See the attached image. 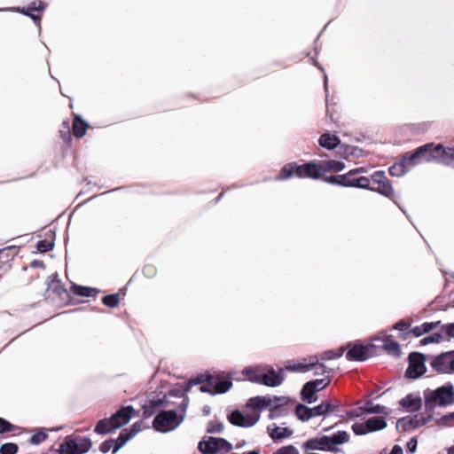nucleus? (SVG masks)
I'll use <instances>...</instances> for the list:
<instances>
[{
  "label": "nucleus",
  "mask_w": 454,
  "mask_h": 454,
  "mask_svg": "<svg viewBox=\"0 0 454 454\" xmlns=\"http://www.w3.org/2000/svg\"><path fill=\"white\" fill-rule=\"evenodd\" d=\"M185 383L184 386L177 387L170 389L168 393H163V395H168V399L170 400L171 397H182L183 400L184 398H188L185 394L188 392L184 390Z\"/></svg>",
  "instance_id": "obj_48"
},
{
  "label": "nucleus",
  "mask_w": 454,
  "mask_h": 454,
  "mask_svg": "<svg viewBox=\"0 0 454 454\" xmlns=\"http://www.w3.org/2000/svg\"><path fill=\"white\" fill-rule=\"evenodd\" d=\"M294 414L297 419L302 422H306L314 418L312 408L300 403H296L295 405Z\"/></svg>",
  "instance_id": "obj_36"
},
{
  "label": "nucleus",
  "mask_w": 454,
  "mask_h": 454,
  "mask_svg": "<svg viewBox=\"0 0 454 454\" xmlns=\"http://www.w3.org/2000/svg\"><path fill=\"white\" fill-rule=\"evenodd\" d=\"M102 302L105 306L109 308H115L119 305L120 298L118 294H111L105 295L102 298Z\"/></svg>",
  "instance_id": "obj_49"
},
{
  "label": "nucleus",
  "mask_w": 454,
  "mask_h": 454,
  "mask_svg": "<svg viewBox=\"0 0 454 454\" xmlns=\"http://www.w3.org/2000/svg\"><path fill=\"white\" fill-rule=\"evenodd\" d=\"M349 434L347 431L340 430L331 435H326L327 444L330 447V452H339L340 450L339 445H342L349 441Z\"/></svg>",
  "instance_id": "obj_21"
},
{
  "label": "nucleus",
  "mask_w": 454,
  "mask_h": 454,
  "mask_svg": "<svg viewBox=\"0 0 454 454\" xmlns=\"http://www.w3.org/2000/svg\"><path fill=\"white\" fill-rule=\"evenodd\" d=\"M323 181L342 187L369 188V178L367 176L351 177L348 173L326 176L323 177Z\"/></svg>",
  "instance_id": "obj_7"
},
{
  "label": "nucleus",
  "mask_w": 454,
  "mask_h": 454,
  "mask_svg": "<svg viewBox=\"0 0 454 454\" xmlns=\"http://www.w3.org/2000/svg\"><path fill=\"white\" fill-rule=\"evenodd\" d=\"M288 414V410L286 407L283 408H270L268 418L270 419H276L281 417H285Z\"/></svg>",
  "instance_id": "obj_54"
},
{
  "label": "nucleus",
  "mask_w": 454,
  "mask_h": 454,
  "mask_svg": "<svg viewBox=\"0 0 454 454\" xmlns=\"http://www.w3.org/2000/svg\"><path fill=\"white\" fill-rule=\"evenodd\" d=\"M267 434L273 442L278 443L284 439L291 437L294 434V430L289 427H278L277 424L272 423L267 427Z\"/></svg>",
  "instance_id": "obj_18"
},
{
  "label": "nucleus",
  "mask_w": 454,
  "mask_h": 454,
  "mask_svg": "<svg viewBox=\"0 0 454 454\" xmlns=\"http://www.w3.org/2000/svg\"><path fill=\"white\" fill-rule=\"evenodd\" d=\"M440 324L441 321L425 322L421 325L411 328L409 332H406L405 333H400V337L405 340L410 333L413 334L415 337H420L421 335L428 333L431 331H433Z\"/></svg>",
  "instance_id": "obj_26"
},
{
  "label": "nucleus",
  "mask_w": 454,
  "mask_h": 454,
  "mask_svg": "<svg viewBox=\"0 0 454 454\" xmlns=\"http://www.w3.org/2000/svg\"><path fill=\"white\" fill-rule=\"evenodd\" d=\"M304 178L319 179L324 176L321 161H308L303 164Z\"/></svg>",
  "instance_id": "obj_25"
},
{
  "label": "nucleus",
  "mask_w": 454,
  "mask_h": 454,
  "mask_svg": "<svg viewBox=\"0 0 454 454\" xmlns=\"http://www.w3.org/2000/svg\"><path fill=\"white\" fill-rule=\"evenodd\" d=\"M269 403L267 395H256L248 399L247 407L261 411L268 408Z\"/></svg>",
  "instance_id": "obj_35"
},
{
  "label": "nucleus",
  "mask_w": 454,
  "mask_h": 454,
  "mask_svg": "<svg viewBox=\"0 0 454 454\" xmlns=\"http://www.w3.org/2000/svg\"><path fill=\"white\" fill-rule=\"evenodd\" d=\"M435 422L439 427H451L454 425V411L441 416Z\"/></svg>",
  "instance_id": "obj_47"
},
{
  "label": "nucleus",
  "mask_w": 454,
  "mask_h": 454,
  "mask_svg": "<svg viewBox=\"0 0 454 454\" xmlns=\"http://www.w3.org/2000/svg\"><path fill=\"white\" fill-rule=\"evenodd\" d=\"M301 448L305 451L309 450H320L329 451V446L327 444L326 434L317 435L316 437L306 440L302 444Z\"/></svg>",
  "instance_id": "obj_19"
},
{
  "label": "nucleus",
  "mask_w": 454,
  "mask_h": 454,
  "mask_svg": "<svg viewBox=\"0 0 454 454\" xmlns=\"http://www.w3.org/2000/svg\"><path fill=\"white\" fill-rule=\"evenodd\" d=\"M345 351L346 348L343 346H340L338 349H328L320 354V359L323 361L337 359L341 357Z\"/></svg>",
  "instance_id": "obj_43"
},
{
  "label": "nucleus",
  "mask_w": 454,
  "mask_h": 454,
  "mask_svg": "<svg viewBox=\"0 0 454 454\" xmlns=\"http://www.w3.org/2000/svg\"><path fill=\"white\" fill-rule=\"evenodd\" d=\"M351 428L356 435H364L371 433L369 427L366 425V421L356 422L352 425Z\"/></svg>",
  "instance_id": "obj_50"
},
{
  "label": "nucleus",
  "mask_w": 454,
  "mask_h": 454,
  "mask_svg": "<svg viewBox=\"0 0 454 454\" xmlns=\"http://www.w3.org/2000/svg\"><path fill=\"white\" fill-rule=\"evenodd\" d=\"M451 351L442 352L437 356H432L430 366L437 372L442 374H451Z\"/></svg>",
  "instance_id": "obj_13"
},
{
  "label": "nucleus",
  "mask_w": 454,
  "mask_h": 454,
  "mask_svg": "<svg viewBox=\"0 0 454 454\" xmlns=\"http://www.w3.org/2000/svg\"><path fill=\"white\" fill-rule=\"evenodd\" d=\"M212 380V373L209 372H205L203 373H200L195 377L190 379L187 382H185L184 390L190 391L192 386L200 385V387H206V388H209L208 385H210Z\"/></svg>",
  "instance_id": "obj_27"
},
{
  "label": "nucleus",
  "mask_w": 454,
  "mask_h": 454,
  "mask_svg": "<svg viewBox=\"0 0 454 454\" xmlns=\"http://www.w3.org/2000/svg\"><path fill=\"white\" fill-rule=\"evenodd\" d=\"M371 433L382 430L387 427V420L380 416L371 417L365 420Z\"/></svg>",
  "instance_id": "obj_40"
},
{
  "label": "nucleus",
  "mask_w": 454,
  "mask_h": 454,
  "mask_svg": "<svg viewBox=\"0 0 454 454\" xmlns=\"http://www.w3.org/2000/svg\"><path fill=\"white\" fill-rule=\"evenodd\" d=\"M433 420V415L428 414L424 416L422 414H416L414 416H405L399 419L396 422V428L402 427V431H408L410 428H419L428 424Z\"/></svg>",
  "instance_id": "obj_12"
},
{
  "label": "nucleus",
  "mask_w": 454,
  "mask_h": 454,
  "mask_svg": "<svg viewBox=\"0 0 454 454\" xmlns=\"http://www.w3.org/2000/svg\"><path fill=\"white\" fill-rule=\"evenodd\" d=\"M372 192H377L380 194L390 199L393 202L402 210V212L409 218V215L405 209H403L396 200H394V189L389 179L387 177L385 180L378 184L377 187H372L369 184V188H365Z\"/></svg>",
  "instance_id": "obj_17"
},
{
  "label": "nucleus",
  "mask_w": 454,
  "mask_h": 454,
  "mask_svg": "<svg viewBox=\"0 0 454 454\" xmlns=\"http://www.w3.org/2000/svg\"><path fill=\"white\" fill-rule=\"evenodd\" d=\"M16 428V426L11 424L3 418H0V434L13 432Z\"/></svg>",
  "instance_id": "obj_57"
},
{
  "label": "nucleus",
  "mask_w": 454,
  "mask_h": 454,
  "mask_svg": "<svg viewBox=\"0 0 454 454\" xmlns=\"http://www.w3.org/2000/svg\"><path fill=\"white\" fill-rule=\"evenodd\" d=\"M418 448V440L417 437H411L407 442L406 449L408 453H414Z\"/></svg>",
  "instance_id": "obj_63"
},
{
  "label": "nucleus",
  "mask_w": 454,
  "mask_h": 454,
  "mask_svg": "<svg viewBox=\"0 0 454 454\" xmlns=\"http://www.w3.org/2000/svg\"><path fill=\"white\" fill-rule=\"evenodd\" d=\"M63 129L59 130L60 137L65 143L69 145L72 141V135L69 129V121L67 120L62 122Z\"/></svg>",
  "instance_id": "obj_51"
},
{
  "label": "nucleus",
  "mask_w": 454,
  "mask_h": 454,
  "mask_svg": "<svg viewBox=\"0 0 454 454\" xmlns=\"http://www.w3.org/2000/svg\"><path fill=\"white\" fill-rule=\"evenodd\" d=\"M410 323H407L405 320L402 319L393 325V329L400 331L401 333H405L406 332H409L408 329L410 328Z\"/></svg>",
  "instance_id": "obj_59"
},
{
  "label": "nucleus",
  "mask_w": 454,
  "mask_h": 454,
  "mask_svg": "<svg viewBox=\"0 0 454 454\" xmlns=\"http://www.w3.org/2000/svg\"><path fill=\"white\" fill-rule=\"evenodd\" d=\"M399 404L410 412L418 411L422 407V398L419 394H408L399 401Z\"/></svg>",
  "instance_id": "obj_24"
},
{
  "label": "nucleus",
  "mask_w": 454,
  "mask_h": 454,
  "mask_svg": "<svg viewBox=\"0 0 454 454\" xmlns=\"http://www.w3.org/2000/svg\"><path fill=\"white\" fill-rule=\"evenodd\" d=\"M366 414H385L387 415L389 411L386 406L374 403L372 400L366 401L363 406L359 408Z\"/></svg>",
  "instance_id": "obj_31"
},
{
  "label": "nucleus",
  "mask_w": 454,
  "mask_h": 454,
  "mask_svg": "<svg viewBox=\"0 0 454 454\" xmlns=\"http://www.w3.org/2000/svg\"><path fill=\"white\" fill-rule=\"evenodd\" d=\"M141 431V423L135 422L130 427L123 428L118 437L114 439L113 454L121 450L129 440H131L137 433Z\"/></svg>",
  "instance_id": "obj_14"
},
{
  "label": "nucleus",
  "mask_w": 454,
  "mask_h": 454,
  "mask_svg": "<svg viewBox=\"0 0 454 454\" xmlns=\"http://www.w3.org/2000/svg\"><path fill=\"white\" fill-rule=\"evenodd\" d=\"M442 339V335L441 333H434L421 339L419 342L421 346H425L431 343H439Z\"/></svg>",
  "instance_id": "obj_53"
},
{
  "label": "nucleus",
  "mask_w": 454,
  "mask_h": 454,
  "mask_svg": "<svg viewBox=\"0 0 454 454\" xmlns=\"http://www.w3.org/2000/svg\"><path fill=\"white\" fill-rule=\"evenodd\" d=\"M386 178H387V176L385 175V172L384 171H380V170L375 171L371 176L372 181L374 184H380V182H382L383 180H385Z\"/></svg>",
  "instance_id": "obj_61"
},
{
  "label": "nucleus",
  "mask_w": 454,
  "mask_h": 454,
  "mask_svg": "<svg viewBox=\"0 0 454 454\" xmlns=\"http://www.w3.org/2000/svg\"><path fill=\"white\" fill-rule=\"evenodd\" d=\"M45 239H40L35 244V251H32L33 254L46 253L54 248L55 234L51 230L43 229Z\"/></svg>",
  "instance_id": "obj_23"
},
{
  "label": "nucleus",
  "mask_w": 454,
  "mask_h": 454,
  "mask_svg": "<svg viewBox=\"0 0 454 454\" xmlns=\"http://www.w3.org/2000/svg\"><path fill=\"white\" fill-rule=\"evenodd\" d=\"M294 176L301 179L304 178L303 164H298L295 161L285 164L275 179L277 181H284Z\"/></svg>",
  "instance_id": "obj_15"
},
{
  "label": "nucleus",
  "mask_w": 454,
  "mask_h": 454,
  "mask_svg": "<svg viewBox=\"0 0 454 454\" xmlns=\"http://www.w3.org/2000/svg\"><path fill=\"white\" fill-rule=\"evenodd\" d=\"M383 341V349H385L388 354L394 355L395 357H400L401 349L400 344L397 341L392 340L390 335H387Z\"/></svg>",
  "instance_id": "obj_38"
},
{
  "label": "nucleus",
  "mask_w": 454,
  "mask_h": 454,
  "mask_svg": "<svg viewBox=\"0 0 454 454\" xmlns=\"http://www.w3.org/2000/svg\"><path fill=\"white\" fill-rule=\"evenodd\" d=\"M71 289L75 295L81 297H90L92 295V294L98 293V291L96 288L83 286L77 284H73Z\"/></svg>",
  "instance_id": "obj_44"
},
{
  "label": "nucleus",
  "mask_w": 454,
  "mask_h": 454,
  "mask_svg": "<svg viewBox=\"0 0 454 454\" xmlns=\"http://www.w3.org/2000/svg\"><path fill=\"white\" fill-rule=\"evenodd\" d=\"M409 171L408 167L403 162V160L400 159L398 161H395L392 166L389 167L388 172L392 176L401 177L404 176Z\"/></svg>",
  "instance_id": "obj_42"
},
{
  "label": "nucleus",
  "mask_w": 454,
  "mask_h": 454,
  "mask_svg": "<svg viewBox=\"0 0 454 454\" xmlns=\"http://www.w3.org/2000/svg\"><path fill=\"white\" fill-rule=\"evenodd\" d=\"M324 175L328 171L340 172L345 168V163L340 160H321Z\"/></svg>",
  "instance_id": "obj_41"
},
{
  "label": "nucleus",
  "mask_w": 454,
  "mask_h": 454,
  "mask_svg": "<svg viewBox=\"0 0 454 454\" xmlns=\"http://www.w3.org/2000/svg\"><path fill=\"white\" fill-rule=\"evenodd\" d=\"M224 429V425L223 423L218 421V422H215V421H209L207 423V428H206V432L207 434H219V433H222Z\"/></svg>",
  "instance_id": "obj_52"
},
{
  "label": "nucleus",
  "mask_w": 454,
  "mask_h": 454,
  "mask_svg": "<svg viewBox=\"0 0 454 454\" xmlns=\"http://www.w3.org/2000/svg\"><path fill=\"white\" fill-rule=\"evenodd\" d=\"M313 387H315V388L317 389V392L325 389L328 384H329V380H326L325 379H317V380H309V381Z\"/></svg>",
  "instance_id": "obj_58"
},
{
  "label": "nucleus",
  "mask_w": 454,
  "mask_h": 454,
  "mask_svg": "<svg viewBox=\"0 0 454 454\" xmlns=\"http://www.w3.org/2000/svg\"><path fill=\"white\" fill-rule=\"evenodd\" d=\"M428 143L415 149L420 162H430V147Z\"/></svg>",
  "instance_id": "obj_45"
},
{
  "label": "nucleus",
  "mask_w": 454,
  "mask_h": 454,
  "mask_svg": "<svg viewBox=\"0 0 454 454\" xmlns=\"http://www.w3.org/2000/svg\"><path fill=\"white\" fill-rule=\"evenodd\" d=\"M169 403H172V402L168 399V395H163L162 392H151L148 395L147 402L143 405L142 417L144 419H149L157 411L159 412L160 409L167 406Z\"/></svg>",
  "instance_id": "obj_9"
},
{
  "label": "nucleus",
  "mask_w": 454,
  "mask_h": 454,
  "mask_svg": "<svg viewBox=\"0 0 454 454\" xmlns=\"http://www.w3.org/2000/svg\"><path fill=\"white\" fill-rule=\"evenodd\" d=\"M317 364V359L316 361L310 362L309 364L304 363H296L293 364H287L285 367L280 368V372L288 371L293 372H307L312 367H314Z\"/></svg>",
  "instance_id": "obj_37"
},
{
  "label": "nucleus",
  "mask_w": 454,
  "mask_h": 454,
  "mask_svg": "<svg viewBox=\"0 0 454 454\" xmlns=\"http://www.w3.org/2000/svg\"><path fill=\"white\" fill-rule=\"evenodd\" d=\"M110 418L102 419L98 421L94 427V432L100 435H105L114 432V424L111 422Z\"/></svg>",
  "instance_id": "obj_34"
},
{
  "label": "nucleus",
  "mask_w": 454,
  "mask_h": 454,
  "mask_svg": "<svg viewBox=\"0 0 454 454\" xmlns=\"http://www.w3.org/2000/svg\"><path fill=\"white\" fill-rule=\"evenodd\" d=\"M30 444L39 445L48 438V428L34 427L30 428Z\"/></svg>",
  "instance_id": "obj_32"
},
{
  "label": "nucleus",
  "mask_w": 454,
  "mask_h": 454,
  "mask_svg": "<svg viewBox=\"0 0 454 454\" xmlns=\"http://www.w3.org/2000/svg\"><path fill=\"white\" fill-rule=\"evenodd\" d=\"M318 144L327 150H333L340 144V139L334 134L324 133L319 137Z\"/></svg>",
  "instance_id": "obj_30"
},
{
  "label": "nucleus",
  "mask_w": 454,
  "mask_h": 454,
  "mask_svg": "<svg viewBox=\"0 0 454 454\" xmlns=\"http://www.w3.org/2000/svg\"><path fill=\"white\" fill-rule=\"evenodd\" d=\"M401 159L403 160V162H404L408 167V168L421 163L415 150L411 153H405Z\"/></svg>",
  "instance_id": "obj_46"
},
{
  "label": "nucleus",
  "mask_w": 454,
  "mask_h": 454,
  "mask_svg": "<svg viewBox=\"0 0 454 454\" xmlns=\"http://www.w3.org/2000/svg\"><path fill=\"white\" fill-rule=\"evenodd\" d=\"M88 122L84 121L81 115L74 116L73 121V134L77 138H82L87 131Z\"/></svg>",
  "instance_id": "obj_33"
},
{
  "label": "nucleus",
  "mask_w": 454,
  "mask_h": 454,
  "mask_svg": "<svg viewBox=\"0 0 454 454\" xmlns=\"http://www.w3.org/2000/svg\"><path fill=\"white\" fill-rule=\"evenodd\" d=\"M269 406L268 408H283L289 403H294L296 401L288 396H268Z\"/></svg>",
  "instance_id": "obj_39"
},
{
  "label": "nucleus",
  "mask_w": 454,
  "mask_h": 454,
  "mask_svg": "<svg viewBox=\"0 0 454 454\" xmlns=\"http://www.w3.org/2000/svg\"><path fill=\"white\" fill-rule=\"evenodd\" d=\"M428 145H432L430 147V162L435 161L448 166L449 162L445 160L444 157L446 153L445 147L442 144L428 143Z\"/></svg>",
  "instance_id": "obj_28"
},
{
  "label": "nucleus",
  "mask_w": 454,
  "mask_h": 454,
  "mask_svg": "<svg viewBox=\"0 0 454 454\" xmlns=\"http://www.w3.org/2000/svg\"><path fill=\"white\" fill-rule=\"evenodd\" d=\"M301 398L307 403H314L317 401V389L315 388L309 381L306 382L301 390Z\"/></svg>",
  "instance_id": "obj_29"
},
{
  "label": "nucleus",
  "mask_w": 454,
  "mask_h": 454,
  "mask_svg": "<svg viewBox=\"0 0 454 454\" xmlns=\"http://www.w3.org/2000/svg\"><path fill=\"white\" fill-rule=\"evenodd\" d=\"M242 373L247 377L250 382L271 387L280 386L285 380L282 372L280 370L277 372L272 366L265 368L246 367Z\"/></svg>",
  "instance_id": "obj_3"
},
{
  "label": "nucleus",
  "mask_w": 454,
  "mask_h": 454,
  "mask_svg": "<svg viewBox=\"0 0 454 454\" xmlns=\"http://www.w3.org/2000/svg\"><path fill=\"white\" fill-rule=\"evenodd\" d=\"M424 407L426 411L431 412L436 407H448L454 403V386L451 382L436 387L426 388L423 391Z\"/></svg>",
  "instance_id": "obj_2"
},
{
  "label": "nucleus",
  "mask_w": 454,
  "mask_h": 454,
  "mask_svg": "<svg viewBox=\"0 0 454 454\" xmlns=\"http://www.w3.org/2000/svg\"><path fill=\"white\" fill-rule=\"evenodd\" d=\"M135 412L134 408L131 405L121 406L109 418L111 422L114 424V428L116 430L128 424Z\"/></svg>",
  "instance_id": "obj_16"
},
{
  "label": "nucleus",
  "mask_w": 454,
  "mask_h": 454,
  "mask_svg": "<svg viewBox=\"0 0 454 454\" xmlns=\"http://www.w3.org/2000/svg\"><path fill=\"white\" fill-rule=\"evenodd\" d=\"M427 356L423 353L413 351L408 356V367L405 370V377L417 380L427 372Z\"/></svg>",
  "instance_id": "obj_8"
},
{
  "label": "nucleus",
  "mask_w": 454,
  "mask_h": 454,
  "mask_svg": "<svg viewBox=\"0 0 454 454\" xmlns=\"http://www.w3.org/2000/svg\"><path fill=\"white\" fill-rule=\"evenodd\" d=\"M228 421L236 427H251L260 419L259 413L244 414L239 410H233L227 414Z\"/></svg>",
  "instance_id": "obj_11"
},
{
  "label": "nucleus",
  "mask_w": 454,
  "mask_h": 454,
  "mask_svg": "<svg viewBox=\"0 0 454 454\" xmlns=\"http://www.w3.org/2000/svg\"><path fill=\"white\" fill-rule=\"evenodd\" d=\"M18 446L12 442H7L0 447V454H16Z\"/></svg>",
  "instance_id": "obj_56"
},
{
  "label": "nucleus",
  "mask_w": 454,
  "mask_h": 454,
  "mask_svg": "<svg viewBox=\"0 0 454 454\" xmlns=\"http://www.w3.org/2000/svg\"><path fill=\"white\" fill-rule=\"evenodd\" d=\"M46 7L45 2L40 0L30 2V20L37 26L39 34L41 33V19Z\"/></svg>",
  "instance_id": "obj_22"
},
{
  "label": "nucleus",
  "mask_w": 454,
  "mask_h": 454,
  "mask_svg": "<svg viewBox=\"0 0 454 454\" xmlns=\"http://www.w3.org/2000/svg\"><path fill=\"white\" fill-rule=\"evenodd\" d=\"M189 399L184 398L176 409L160 411L153 419V428L160 433H168L176 429L184 420L188 407Z\"/></svg>",
  "instance_id": "obj_1"
},
{
  "label": "nucleus",
  "mask_w": 454,
  "mask_h": 454,
  "mask_svg": "<svg viewBox=\"0 0 454 454\" xmlns=\"http://www.w3.org/2000/svg\"><path fill=\"white\" fill-rule=\"evenodd\" d=\"M232 387V380L230 376H224L223 374H212V380L208 385V389L206 387H200L199 389L202 393H207L211 395L219 394H224L229 391Z\"/></svg>",
  "instance_id": "obj_10"
},
{
  "label": "nucleus",
  "mask_w": 454,
  "mask_h": 454,
  "mask_svg": "<svg viewBox=\"0 0 454 454\" xmlns=\"http://www.w3.org/2000/svg\"><path fill=\"white\" fill-rule=\"evenodd\" d=\"M272 454H299V450L295 446L289 444L278 448Z\"/></svg>",
  "instance_id": "obj_55"
},
{
  "label": "nucleus",
  "mask_w": 454,
  "mask_h": 454,
  "mask_svg": "<svg viewBox=\"0 0 454 454\" xmlns=\"http://www.w3.org/2000/svg\"><path fill=\"white\" fill-rule=\"evenodd\" d=\"M442 330L448 336V338L454 339V322L442 325Z\"/></svg>",
  "instance_id": "obj_62"
},
{
  "label": "nucleus",
  "mask_w": 454,
  "mask_h": 454,
  "mask_svg": "<svg viewBox=\"0 0 454 454\" xmlns=\"http://www.w3.org/2000/svg\"><path fill=\"white\" fill-rule=\"evenodd\" d=\"M445 160H448L450 164L451 160H454V147H445Z\"/></svg>",
  "instance_id": "obj_64"
},
{
  "label": "nucleus",
  "mask_w": 454,
  "mask_h": 454,
  "mask_svg": "<svg viewBox=\"0 0 454 454\" xmlns=\"http://www.w3.org/2000/svg\"><path fill=\"white\" fill-rule=\"evenodd\" d=\"M232 448V444L222 437L204 436L198 443V450L202 454H226Z\"/></svg>",
  "instance_id": "obj_6"
},
{
  "label": "nucleus",
  "mask_w": 454,
  "mask_h": 454,
  "mask_svg": "<svg viewBox=\"0 0 454 454\" xmlns=\"http://www.w3.org/2000/svg\"><path fill=\"white\" fill-rule=\"evenodd\" d=\"M92 447L90 438L74 434L67 435L59 449L53 450L57 454H85Z\"/></svg>",
  "instance_id": "obj_4"
},
{
  "label": "nucleus",
  "mask_w": 454,
  "mask_h": 454,
  "mask_svg": "<svg viewBox=\"0 0 454 454\" xmlns=\"http://www.w3.org/2000/svg\"><path fill=\"white\" fill-rule=\"evenodd\" d=\"M114 438H109L101 442L98 449L102 453L106 454L109 452L111 449L114 450Z\"/></svg>",
  "instance_id": "obj_60"
},
{
  "label": "nucleus",
  "mask_w": 454,
  "mask_h": 454,
  "mask_svg": "<svg viewBox=\"0 0 454 454\" xmlns=\"http://www.w3.org/2000/svg\"><path fill=\"white\" fill-rule=\"evenodd\" d=\"M340 411V402L338 400L324 401L312 408L313 417L327 416Z\"/></svg>",
  "instance_id": "obj_20"
},
{
  "label": "nucleus",
  "mask_w": 454,
  "mask_h": 454,
  "mask_svg": "<svg viewBox=\"0 0 454 454\" xmlns=\"http://www.w3.org/2000/svg\"><path fill=\"white\" fill-rule=\"evenodd\" d=\"M343 347L346 348V359L350 362H364L376 356L380 348L372 342L363 344L360 340L348 341Z\"/></svg>",
  "instance_id": "obj_5"
}]
</instances>
